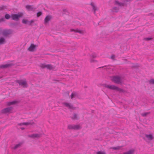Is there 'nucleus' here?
Segmentation results:
<instances>
[{
    "label": "nucleus",
    "instance_id": "obj_21",
    "mask_svg": "<svg viewBox=\"0 0 154 154\" xmlns=\"http://www.w3.org/2000/svg\"><path fill=\"white\" fill-rule=\"evenodd\" d=\"M22 22L24 24H28V21L26 19L23 20Z\"/></svg>",
    "mask_w": 154,
    "mask_h": 154
},
{
    "label": "nucleus",
    "instance_id": "obj_2",
    "mask_svg": "<svg viewBox=\"0 0 154 154\" xmlns=\"http://www.w3.org/2000/svg\"><path fill=\"white\" fill-rule=\"evenodd\" d=\"M154 139L153 135L152 133L146 134H144L143 139L147 143H149Z\"/></svg>",
    "mask_w": 154,
    "mask_h": 154
},
{
    "label": "nucleus",
    "instance_id": "obj_15",
    "mask_svg": "<svg viewBox=\"0 0 154 154\" xmlns=\"http://www.w3.org/2000/svg\"><path fill=\"white\" fill-rule=\"evenodd\" d=\"M17 101H15L8 102H7V104L8 106H10L14 104H15L16 103H17Z\"/></svg>",
    "mask_w": 154,
    "mask_h": 154
},
{
    "label": "nucleus",
    "instance_id": "obj_18",
    "mask_svg": "<svg viewBox=\"0 0 154 154\" xmlns=\"http://www.w3.org/2000/svg\"><path fill=\"white\" fill-rule=\"evenodd\" d=\"M115 4L116 5H118L119 6H123L124 5V3H122L121 2H119L118 1H115Z\"/></svg>",
    "mask_w": 154,
    "mask_h": 154
},
{
    "label": "nucleus",
    "instance_id": "obj_37",
    "mask_svg": "<svg viewBox=\"0 0 154 154\" xmlns=\"http://www.w3.org/2000/svg\"><path fill=\"white\" fill-rule=\"evenodd\" d=\"M94 60H90V61L91 62H92L94 61Z\"/></svg>",
    "mask_w": 154,
    "mask_h": 154
},
{
    "label": "nucleus",
    "instance_id": "obj_11",
    "mask_svg": "<svg viewBox=\"0 0 154 154\" xmlns=\"http://www.w3.org/2000/svg\"><path fill=\"white\" fill-rule=\"evenodd\" d=\"M6 43V40L4 37H1L0 38V45L4 44Z\"/></svg>",
    "mask_w": 154,
    "mask_h": 154
},
{
    "label": "nucleus",
    "instance_id": "obj_19",
    "mask_svg": "<svg viewBox=\"0 0 154 154\" xmlns=\"http://www.w3.org/2000/svg\"><path fill=\"white\" fill-rule=\"evenodd\" d=\"M77 95V94L75 92H73L72 93L71 95V99H73L75 98Z\"/></svg>",
    "mask_w": 154,
    "mask_h": 154
},
{
    "label": "nucleus",
    "instance_id": "obj_14",
    "mask_svg": "<svg viewBox=\"0 0 154 154\" xmlns=\"http://www.w3.org/2000/svg\"><path fill=\"white\" fill-rule=\"evenodd\" d=\"M11 66L10 64H6L2 65L0 66V68H5L9 67Z\"/></svg>",
    "mask_w": 154,
    "mask_h": 154
},
{
    "label": "nucleus",
    "instance_id": "obj_28",
    "mask_svg": "<svg viewBox=\"0 0 154 154\" xmlns=\"http://www.w3.org/2000/svg\"><path fill=\"white\" fill-rule=\"evenodd\" d=\"M112 149L114 150H118L120 149V147L119 146H117L116 147H113L112 148Z\"/></svg>",
    "mask_w": 154,
    "mask_h": 154
},
{
    "label": "nucleus",
    "instance_id": "obj_27",
    "mask_svg": "<svg viewBox=\"0 0 154 154\" xmlns=\"http://www.w3.org/2000/svg\"><path fill=\"white\" fill-rule=\"evenodd\" d=\"M42 14V12L40 11L37 13V16L38 17H39Z\"/></svg>",
    "mask_w": 154,
    "mask_h": 154
},
{
    "label": "nucleus",
    "instance_id": "obj_12",
    "mask_svg": "<svg viewBox=\"0 0 154 154\" xmlns=\"http://www.w3.org/2000/svg\"><path fill=\"white\" fill-rule=\"evenodd\" d=\"M26 8L29 11H32L35 9L33 6L29 5L26 6Z\"/></svg>",
    "mask_w": 154,
    "mask_h": 154
},
{
    "label": "nucleus",
    "instance_id": "obj_34",
    "mask_svg": "<svg viewBox=\"0 0 154 154\" xmlns=\"http://www.w3.org/2000/svg\"><path fill=\"white\" fill-rule=\"evenodd\" d=\"M151 39L152 38H146L145 39L146 40H151Z\"/></svg>",
    "mask_w": 154,
    "mask_h": 154
},
{
    "label": "nucleus",
    "instance_id": "obj_1",
    "mask_svg": "<svg viewBox=\"0 0 154 154\" xmlns=\"http://www.w3.org/2000/svg\"><path fill=\"white\" fill-rule=\"evenodd\" d=\"M110 79L112 81L116 83L119 84L122 82L124 78L121 75H115L111 76Z\"/></svg>",
    "mask_w": 154,
    "mask_h": 154
},
{
    "label": "nucleus",
    "instance_id": "obj_36",
    "mask_svg": "<svg viewBox=\"0 0 154 154\" xmlns=\"http://www.w3.org/2000/svg\"><path fill=\"white\" fill-rule=\"evenodd\" d=\"M115 58V56H114V55H112V56H111V58L112 59H114Z\"/></svg>",
    "mask_w": 154,
    "mask_h": 154
},
{
    "label": "nucleus",
    "instance_id": "obj_4",
    "mask_svg": "<svg viewBox=\"0 0 154 154\" xmlns=\"http://www.w3.org/2000/svg\"><path fill=\"white\" fill-rule=\"evenodd\" d=\"M63 104L64 106L67 108L69 109H73L75 108L70 103L65 102L63 103Z\"/></svg>",
    "mask_w": 154,
    "mask_h": 154
},
{
    "label": "nucleus",
    "instance_id": "obj_7",
    "mask_svg": "<svg viewBox=\"0 0 154 154\" xmlns=\"http://www.w3.org/2000/svg\"><path fill=\"white\" fill-rule=\"evenodd\" d=\"M17 82L19 83L20 85L26 86L27 85V82L25 80H18Z\"/></svg>",
    "mask_w": 154,
    "mask_h": 154
},
{
    "label": "nucleus",
    "instance_id": "obj_32",
    "mask_svg": "<svg viewBox=\"0 0 154 154\" xmlns=\"http://www.w3.org/2000/svg\"><path fill=\"white\" fill-rule=\"evenodd\" d=\"M108 88H109V89H115L118 87H107Z\"/></svg>",
    "mask_w": 154,
    "mask_h": 154
},
{
    "label": "nucleus",
    "instance_id": "obj_35",
    "mask_svg": "<svg viewBox=\"0 0 154 154\" xmlns=\"http://www.w3.org/2000/svg\"><path fill=\"white\" fill-rule=\"evenodd\" d=\"M4 18H2L1 19H0V22H1L2 21H4Z\"/></svg>",
    "mask_w": 154,
    "mask_h": 154
},
{
    "label": "nucleus",
    "instance_id": "obj_26",
    "mask_svg": "<svg viewBox=\"0 0 154 154\" xmlns=\"http://www.w3.org/2000/svg\"><path fill=\"white\" fill-rule=\"evenodd\" d=\"M149 114V112H145L141 114V115L143 116H145Z\"/></svg>",
    "mask_w": 154,
    "mask_h": 154
},
{
    "label": "nucleus",
    "instance_id": "obj_29",
    "mask_svg": "<svg viewBox=\"0 0 154 154\" xmlns=\"http://www.w3.org/2000/svg\"><path fill=\"white\" fill-rule=\"evenodd\" d=\"M20 146V144H17L14 147V149H16L19 147Z\"/></svg>",
    "mask_w": 154,
    "mask_h": 154
},
{
    "label": "nucleus",
    "instance_id": "obj_3",
    "mask_svg": "<svg viewBox=\"0 0 154 154\" xmlns=\"http://www.w3.org/2000/svg\"><path fill=\"white\" fill-rule=\"evenodd\" d=\"M23 15L22 13H19L17 14H13L11 15V17L13 20H18L19 18L21 17Z\"/></svg>",
    "mask_w": 154,
    "mask_h": 154
},
{
    "label": "nucleus",
    "instance_id": "obj_16",
    "mask_svg": "<svg viewBox=\"0 0 154 154\" xmlns=\"http://www.w3.org/2000/svg\"><path fill=\"white\" fill-rule=\"evenodd\" d=\"M43 67H46L50 69H51L53 68V67L50 65H45L43 66Z\"/></svg>",
    "mask_w": 154,
    "mask_h": 154
},
{
    "label": "nucleus",
    "instance_id": "obj_24",
    "mask_svg": "<svg viewBox=\"0 0 154 154\" xmlns=\"http://www.w3.org/2000/svg\"><path fill=\"white\" fill-rule=\"evenodd\" d=\"M71 30L72 31H74L75 32H79L80 33H81L82 32V31H81L80 30H78V29H77V30Z\"/></svg>",
    "mask_w": 154,
    "mask_h": 154
},
{
    "label": "nucleus",
    "instance_id": "obj_25",
    "mask_svg": "<svg viewBox=\"0 0 154 154\" xmlns=\"http://www.w3.org/2000/svg\"><path fill=\"white\" fill-rule=\"evenodd\" d=\"M77 118V115L76 114H74L73 116L72 117V119H76Z\"/></svg>",
    "mask_w": 154,
    "mask_h": 154
},
{
    "label": "nucleus",
    "instance_id": "obj_5",
    "mask_svg": "<svg viewBox=\"0 0 154 154\" xmlns=\"http://www.w3.org/2000/svg\"><path fill=\"white\" fill-rule=\"evenodd\" d=\"M13 108L10 107L5 108L2 110V112L3 113H11L13 112Z\"/></svg>",
    "mask_w": 154,
    "mask_h": 154
},
{
    "label": "nucleus",
    "instance_id": "obj_38",
    "mask_svg": "<svg viewBox=\"0 0 154 154\" xmlns=\"http://www.w3.org/2000/svg\"><path fill=\"white\" fill-rule=\"evenodd\" d=\"M96 57V56H95L94 57H93L95 58Z\"/></svg>",
    "mask_w": 154,
    "mask_h": 154
},
{
    "label": "nucleus",
    "instance_id": "obj_13",
    "mask_svg": "<svg viewBox=\"0 0 154 154\" xmlns=\"http://www.w3.org/2000/svg\"><path fill=\"white\" fill-rule=\"evenodd\" d=\"M29 137L33 138H35L39 137H40V135L39 134H34L31 135H29Z\"/></svg>",
    "mask_w": 154,
    "mask_h": 154
},
{
    "label": "nucleus",
    "instance_id": "obj_20",
    "mask_svg": "<svg viewBox=\"0 0 154 154\" xmlns=\"http://www.w3.org/2000/svg\"><path fill=\"white\" fill-rule=\"evenodd\" d=\"M96 154H106V153L104 151H100L97 152Z\"/></svg>",
    "mask_w": 154,
    "mask_h": 154
},
{
    "label": "nucleus",
    "instance_id": "obj_10",
    "mask_svg": "<svg viewBox=\"0 0 154 154\" xmlns=\"http://www.w3.org/2000/svg\"><path fill=\"white\" fill-rule=\"evenodd\" d=\"M51 18V16L48 15L47 16L44 20L45 23L46 24L50 20Z\"/></svg>",
    "mask_w": 154,
    "mask_h": 154
},
{
    "label": "nucleus",
    "instance_id": "obj_6",
    "mask_svg": "<svg viewBox=\"0 0 154 154\" xmlns=\"http://www.w3.org/2000/svg\"><path fill=\"white\" fill-rule=\"evenodd\" d=\"M68 128L69 129L78 130L81 127L79 125H70L68 126Z\"/></svg>",
    "mask_w": 154,
    "mask_h": 154
},
{
    "label": "nucleus",
    "instance_id": "obj_33",
    "mask_svg": "<svg viewBox=\"0 0 154 154\" xmlns=\"http://www.w3.org/2000/svg\"><path fill=\"white\" fill-rule=\"evenodd\" d=\"M93 10H94V11L96 10V8L93 5Z\"/></svg>",
    "mask_w": 154,
    "mask_h": 154
},
{
    "label": "nucleus",
    "instance_id": "obj_22",
    "mask_svg": "<svg viewBox=\"0 0 154 154\" xmlns=\"http://www.w3.org/2000/svg\"><path fill=\"white\" fill-rule=\"evenodd\" d=\"M149 83L151 84H154V79H151L149 81Z\"/></svg>",
    "mask_w": 154,
    "mask_h": 154
},
{
    "label": "nucleus",
    "instance_id": "obj_23",
    "mask_svg": "<svg viewBox=\"0 0 154 154\" xmlns=\"http://www.w3.org/2000/svg\"><path fill=\"white\" fill-rule=\"evenodd\" d=\"M5 18L6 19H9L10 18V16L8 14H5Z\"/></svg>",
    "mask_w": 154,
    "mask_h": 154
},
{
    "label": "nucleus",
    "instance_id": "obj_17",
    "mask_svg": "<svg viewBox=\"0 0 154 154\" xmlns=\"http://www.w3.org/2000/svg\"><path fill=\"white\" fill-rule=\"evenodd\" d=\"M134 152V150L133 149L130 150L129 151L125 152L123 154H133Z\"/></svg>",
    "mask_w": 154,
    "mask_h": 154
},
{
    "label": "nucleus",
    "instance_id": "obj_30",
    "mask_svg": "<svg viewBox=\"0 0 154 154\" xmlns=\"http://www.w3.org/2000/svg\"><path fill=\"white\" fill-rule=\"evenodd\" d=\"M34 22V21L33 20H31L30 21H28V24L29 25H31L32 23Z\"/></svg>",
    "mask_w": 154,
    "mask_h": 154
},
{
    "label": "nucleus",
    "instance_id": "obj_39",
    "mask_svg": "<svg viewBox=\"0 0 154 154\" xmlns=\"http://www.w3.org/2000/svg\"><path fill=\"white\" fill-rule=\"evenodd\" d=\"M21 129H23V128H21Z\"/></svg>",
    "mask_w": 154,
    "mask_h": 154
},
{
    "label": "nucleus",
    "instance_id": "obj_8",
    "mask_svg": "<svg viewBox=\"0 0 154 154\" xmlns=\"http://www.w3.org/2000/svg\"><path fill=\"white\" fill-rule=\"evenodd\" d=\"M12 33V31L10 30H4L3 32V35L5 37L7 36L8 35Z\"/></svg>",
    "mask_w": 154,
    "mask_h": 154
},
{
    "label": "nucleus",
    "instance_id": "obj_9",
    "mask_svg": "<svg viewBox=\"0 0 154 154\" xmlns=\"http://www.w3.org/2000/svg\"><path fill=\"white\" fill-rule=\"evenodd\" d=\"M36 47V45L33 44H32L30 47L28 48V50L30 51H33L35 50Z\"/></svg>",
    "mask_w": 154,
    "mask_h": 154
},
{
    "label": "nucleus",
    "instance_id": "obj_31",
    "mask_svg": "<svg viewBox=\"0 0 154 154\" xmlns=\"http://www.w3.org/2000/svg\"><path fill=\"white\" fill-rule=\"evenodd\" d=\"M30 124V123L29 122H25L22 123V124L26 125H29Z\"/></svg>",
    "mask_w": 154,
    "mask_h": 154
}]
</instances>
